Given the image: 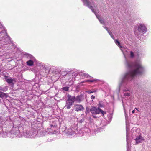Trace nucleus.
<instances>
[{"instance_id":"f257e3e1","label":"nucleus","mask_w":151,"mask_h":151,"mask_svg":"<svg viewBox=\"0 0 151 151\" xmlns=\"http://www.w3.org/2000/svg\"><path fill=\"white\" fill-rule=\"evenodd\" d=\"M114 42L121 48L124 54L126 60V66L130 70L124 75L121 81L119 84V90L120 88H122L124 92H130L129 89L125 87L128 82L133 80L135 77L141 74L145 71V69L142 66L140 61H137L133 63L128 60L126 58L128 53L127 51L125 48L123 49L124 48L121 46L120 43L117 40H115Z\"/></svg>"},{"instance_id":"f03ea898","label":"nucleus","mask_w":151,"mask_h":151,"mask_svg":"<svg viewBox=\"0 0 151 151\" xmlns=\"http://www.w3.org/2000/svg\"><path fill=\"white\" fill-rule=\"evenodd\" d=\"M19 131L18 128L15 129L13 128L8 133L6 132H4L0 133V135L2 136L3 137H6L8 136L12 138H14L15 137H19Z\"/></svg>"},{"instance_id":"7ed1b4c3","label":"nucleus","mask_w":151,"mask_h":151,"mask_svg":"<svg viewBox=\"0 0 151 151\" xmlns=\"http://www.w3.org/2000/svg\"><path fill=\"white\" fill-rule=\"evenodd\" d=\"M82 1L83 3V4L84 5H85L89 8L92 10V11L95 13L97 18L98 19L100 22L101 24H104V20H102L99 15H97L93 10V8L91 6L92 4H93V2H92L91 3L90 2L89 0H82Z\"/></svg>"},{"instance_id":"20e7f679","label":"nucleus","mask_w":151,"mask_h":151,"mask_svg":"<svg viewBox=\"0 0 151 151\" xmlns=\"http://www.w3.org/2000/svg\"><path fill=\"white\" fill-rule=\"evenodd\" d=\"M68 99L66 101L65 107L68 109L71 108L73 104L75 101V96H71L70 95L67 96Z\"/></svg>"},{"instance_id":"39448f33","label":"nucleus","mask_w":151,"mask_h":151,"mask_svg":"<svg viewBox=\"0 0 151 151\" xmlns=\"http://www.w3.org/2000/svg\"><path fill=\"white\" fill-rule=\"evenodd\" d=\"M37 134L36 131H27L23 133L24 136L28 138H32L35 137Z\"/></svg>"},{"instance_id":"423d86ee","label":"nucleus","mask_w":151,"mask_h":151,"mask_svg":"<svg viewBox=\"0 0 151 151\" xmlns=\"http://www.w3.org/2000/svg\"><path fill=\"white\" fill-rule=\"evenodd\" d=\"M138 30L139 32L143 33H145L147 31V28L145 25L142 24L139 25Z\"/></svg>"},{"instance_id":"0eeeda50","label":"nucleus","mask_w":151,"mask_h":151,"mask_svg":"<svg viewBox=\"0 0 151 151\" xmlns=\"http://www.w3.org/2000/svg\"><path fill=\"white\" fill-rule=\"evenodd\" d=\"M30 57V59L26 62L27 64L29 66H32L33 65L34 63L36 62L35 58L31 55H29Z\"/></svg>"},{"instance_id":"6e6552de","label":"nucleus","mask_w":151,"mask_h":151,"mask_svg":"<svg viewBox=\"0 0 151 151\" xmlns=\"http://www.w3.org/2000/svg\"><path fill=\"white\" fill-rule=\"evenodd\" d=\"M126 140H127V151H129L130 150V149L129 148V143H128V135L127 132L129 130V129L128 127V125L127 122H126Z\"/></svg>"},{"instance_id":"1a4fd4ad","label":"nucleus","mask_w":151,"mask_h":151,"mask_svg":"<svg viewBox=\"0 0 151 151\" xmlns=\"http://www.w3.org/2000/svg\"><path fill=\"white\" fill-rule=\"evenodd\" d=\"M74 109L76 111H83L84 108L81 105L76 104L74 106Z\"/></svg>"},{"instance_id":"9d476101","label":"nucleus","mask_w":151,"mask_h":151,"mask_svg":"<svg viewBox=\"0 0 151 151\" xmlns=\"http://www.w3.org/2000/svg\"><path fill=\"white\" fill-rule=\"evenodd\" d=\"M99 108H96L95 107H93L90 110V111L92 114H98L99 113Z\"/></svg>"},{"instance_id":"9b49d317","label":"nucleus","mask_w":151,"mask_h":151,"mask_svg":"<svg viewBox=\"0 0 151 151\" xmlns=\"http://www.w3.org/2000/svg\"><path fill=\"white\" fill-rule=\"evenodd\" d=\"M135 140L136 141V144H138L142 142L144 140V139L141 136L139 135L137 137Z\"/></svg>"},{"instance_id":"f8f14e48","label":"nucleus","mask_w":151,"mask_h":151,"mask_svg":"<svg viewBox=\"0 0 151 151\" xmlns=\"http://www.w3.org/2000/svg\"><path fill=\"white\" fill-rule=\"evenodd\" d=\"M75 101L78 103H80L82 100V97L80 96H78L76 97H75Z\"/></svg>"},{"instance_id":"ddd939ff","label":"nucleus","mask_w":151,"mask_h":151,"mask_svg":"<svg viewBox=\"0 0 151 151\" xmlns=\"http://www.w3.org/2000/svg\"><path fill=\"white\" fill-rule=\"evenodd\" d=\"M80 75L81 78H84L86 77H88L89 76V75L86 73H81Z\"/></svg>"},{"instance_id":"4468645a","label":"nucleus","mask_w":151,"mask_h":151,"mask_svg":"<svg viewBox=\"0 0 151 151\" xmlns=\"http://www.w3.org/2000/svg\"><path fill=\"white\" fill-rule=\"evenodd\" d=\"M67 133L69 134L72 135L75 133V132L71 129H68Z\"/></svg>"},{"instance_id":"2eb2a0df","label":"nucleus","mask_w":151,"mask_h":151,"mask_svg":"<svg viewBox=\"0 0 151 151\" xmlns=\"http://www.w3.org/2000/svg\"><path fill=\"white\" fill-rule=\"evenodd\" d=\"M14 79L12 78H8L6 80V82L9 84H11L13 85V82Z\"/></svg>"},{"instance_id":"dca6fc26","label":"nucleus","mask_w":151,"mask_h":151,"mask_svg":"<svg viewBox=\"0 0 151 151\" xmlns=\"http://www.w3.org/2000/svg\"><path fill=\"white\" fill-rule=\"evenodd\" d=\"M4 97H7L6 94L3 92L0 91V97L2 98Z\"/></svg>"},{"instance_id":"f3484780","label":"nucleus","mask_w":151,"mask_h":151,"mask_svg":"<svg viewBox=\"0 0 151 151\" xmlns=\"http://www.w3.org/2000/svg\"><path fill=\"white\" fill-rule=\"evenodd\" d=\"M99 106L100 107H102L104 106V103L102 101H99Z\"/></svg>"},{"instance_id":"a211bd4d","label":"nucleus","mask_w":151,"mask_h":151,"mask_svg":"<svg viewBox=\"0 0 151 151\" xmlns=\"http://www.w3.org/2000/svg\"><path fill=\"white\" fill-rule=\"evenodd\" d=\"M124 95L126 96H129L130 95V92L129 91H125L123 92Z\"/></svg>"},{"instance_id":"6ab92c4d","label":"nucleus","mask_w":151,"mask_h":151,"mask_svg":"<svg viewBox=\"0 0 151 151\" xmlns=\"http://www.w3.org/2000/svg\"><path fill=\"white\" fill-rule=\"evenodd\" d=\"M97 80H98L97 79H94L91 80H87L86 81H83L82 82H81V83H85L86 82H93L94 81H96Z\"/></svg>"},{"instance_id":"aec40b11","label":"nucleus","mask_w":151,"mask_h":151,"mask_svg":"<svg viewBox=\"0 0 151 151\" xmlns=\"http://www.w3.org/2000/svg\"><path fill=\"white\" fill-rule=\"evenodd\" d=\"M104 28H105V29L106 30H107V31H108V33H109V34L111 36V37L113 39H114V38L113 37V36H112V33L111 32H110L109 31L108 29L106 27H104Z\"/></svg>"},{"instance_id":"412c9836","label":"nucleus","mask_w":151,"mask_h":151,"mask_svg":"<svg viewBox=\"0 0 151 151\" xmlns=\"http://www.w3.org/2000/svg\"><path fill=\"white\" fill-rule=\"evenodd\" d=\"M69 89V87H64L62 88V89L63 90H64L65 91H67Z\"/></svg>"},{"instance_id":"4be33fe9","label":"nucleus","mask_w":151,"mask_h":151,"mask_svg":"<svg viewBox=\"0 0 151 151\" xmlns=\"http://www.w3.org/2000/svg\"><path fill=\"white\" fill-rule=\"evenodd\" d=\"M2 28H1V26H0V34L3 33L4 32V30H2ZM1 35H2V34H1V35H0V36H1Z\"/></svg>"},{"instance_id":"5701e85b","label":"nucleus","mask_w":151,"mask_h":151,"mask_svg":"<svg viewBox=\"0 0 151 151\" xmlns=\"http://www.w3.org/2000/svg\"><path fill=\"white\" fill-rule=\"evenodd\" d=\"M94 92H95V91L94 90H89V91H87L86 92L88 93H92Z\"/></svg>"},{"instance_id":"b1692460","label":"nucleus","mask_w":151,"mask_h":151,"mask_svg":"<svg viewBox=\"0 0 151 151\" xmlns=\"http://www.w3.org/2000/svg\"><path fill=\"white\" fill-rule=\"evenodd\" d=\"M100 111H99V113H101L103 115H104V114L106 113V112L104 111H103L101 109H100Z\"/></svg>"},{"instance_id":"393cba45","label":"nucleus","mask_w":151,"mask_h":151,"mask_svg":"<svg viewBox=\"0 0 151 151\" xmlns=\"http://www.w3.org/2000/svg\"><path fill=\"white\" fill-rule=\"evenodd\" d=\"M134 56V53L132 51H130V57L131 58H133Z\"/></svg>"},{"instance_id":"a878e982","label":"nucleus","mask_w":151,"mask_h":151,"mask_svg":"<svg viewBox=\"0 0 151 151\" xmlns=\"http://www.w3.org/2000/svg\"><path fill=\"white\" fill-rule=\"evenodd\" d=\"M91 99L92 100L93 99L95 98V97L93 95H92L91 96Z\"/></svg>"},{"instance_id":"bb28decb","label":"nucleus","mask_w":151,"mask_h":151,"mask_svg":"<svg viewBox=\"0 0 151 151\" xmlns=\"http://www.w3.org/2000/svg\"><path fill=\"white\" fill-rule=\"evenodd\" d=\"M86 113L87 114L88 113V111H87V108H86Z\"/></svg>"},{"instance_id":"cd10ccee","label":"nucleus","mask_w":151,"mask_h":151,"mask_svg":"<svg viewBox=\"0 0 151 151\" xmlns=\"http://www.w3.org/2000/svg\"><path fill=\"white\" fill-rule=\"evenodd\" d=\"M132 113H134L135 112V110H133L132 111Z\"/></svg>"},{"instance_id":"c85d7f7f","label":"nucleus","mask_w":151,"mask_h":151,"mask_svg":"<svg viewBox=\"0 0 151 151\" xmlns=\"http://www.w3.org/2000/svg\"><path fill=\"white\" fill-rule=\"evenodd\" d=\"M135 109H136V110H137V111H139L138 110V109L137 108H135Z\"/></svg>"},{"instance_id":"c756f323","label":"nucleus","mask_w":151,"mask_h":151,"mask_svg":"<svg viewBox=\"0 0 151 151\" xmlns=\"http://www.w3.org/2000/svg\"><path fill=\"white\" fill-rule=\"evenodd\" d=\"M2 91H5L4 90H2Z\"/></svg>"},{"instance_id":"7c9ffc66","label":"nucleus","mask_w":151,"mask_h":151,"mask_svg":"<svg viewBox=\"0 0 151 151\" xmlns=\"http://www.w3.org/2000/svg\"><path fill=\"white\" fill-rule=\"evenodd\" d=\"M93 117H95L94 116H93Z\"/></svg>"}]
</instances>
